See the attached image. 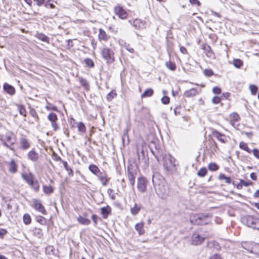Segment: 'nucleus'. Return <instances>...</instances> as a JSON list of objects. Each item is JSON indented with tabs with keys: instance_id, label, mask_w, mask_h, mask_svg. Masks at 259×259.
Instances as JSON below:
<instances>
[{
	"instance_id": "24",
	"label": "nucleus",
	"mask_w": 259,
	"mask_h": 259,
	"mask_svg": "<svg viewBox=\"0 0 259 259\" xmlns=\"http://www.w3.org/2000/svg\"><path fill=\"white\" fill-rule=\"evenodd\" d=\"M35 37L42 41L47 42L48 44L50 43L49 37L44 33L37 32L35 34Z\"/></svg>"
},
{
	"instance_id": "21",
	"label": "nucleus",
	"mask_w": 259,
	"mask_h": 259,
	"mask_svg": "<svg viewBox=\"0 0 259 259\" xmlns=\"http://www.w3.org/2000/svg\"><path fill=\"white\" fill-rule=\"evenodd\" d=\"M18 165L14 159H12L9 163V171L12 174H15L17 171Z\"/></svg>"
},
{
	"instance_id": "59",
	"label": "nucleus",
	"mask_w": 259,
	"mask_h": 259,
	"mask_svg": "<svg viewBox=\"0 0 259 259\" xmlns=\"http://www.w3.org/2000/svg\"><path fill=\"white\" fill-rule=\"evenodd\" d=\"M189 2L192 5H197V6L201 5V3L198 0H189Z\"/></svg>"
},
{
	"instance_id": "6",
	"label": "nucleus",
	"mask_w": 259,
	"mask_h": 259,
	"mask_svg": "<svg viewBox=\"0 0 259 259\" xmlns=\"http://www.w3.org/2000/svg\"><path fill=\"white\" fill-rule=\"evenodd\" d=\"M148 182L147 179L144 177H141L138 179L137 188L140 192L142 193L146 192Z\"/></svg>"
},
{
	"instance_id": "26",
	"label": "nucleus",
	"mask_w": 259,
	"mask_h": 259,
	"mask_svg": "<svg viewBox=\"0 0 259 259\" xmlns=\"http://www.w3.org/2000/svg\"><path fill=\"white\" fill-rule=\"evenodd\" d=\"M89 169L91 172L97 176L101 170H100L99 167L95 164H90L89 166Z\"/></svg>"
},
{
	"instance_id": "8",
	"label": "nucleus",
	"mask_w": 259,
	"mask_h": 259,
	"mask_svg": "<svg viewBox=\"0 0 259 259\" xmlns=\"http://www.w3.org/2000/svg\"><path fill=\"white\" fill-rule=\"evenodd\" d=\"M48 119L51 122L53 130L55 131H57L59 129V126L57 123L58 120L57 114L54 112H51L48 115Z\"/></svg>"
},
{
	"instance_id": "49",
	"label": "nucleus",
	"mask_w": 259,
	"mask_h": 259,
	"mask_svg": "<svg viewBox=\"0 0 259 259\" xmlns=\"http://www.w3.org/2000/svg\"><path fill=\"white\" fill-rule=\"evenodd\" d=\"M203 72L204 75L207 77H210L213 74V71L210 69H205Z\"/></svg>"
},
{
	"instance_id": "63",
	"label": "nucleus",
	"mask_w": 259,
	"mask_h": 259,
	"mask_svg": "<svg viewBox=\"0 0 259 259\" xmlns=\"http://www.w3.org/2000/svg\"><path fill=\"white\" fill-rule=\"evenodd\" d=\"M180 50L181 52L184 54H186L187 53V49L183 46L180 47Z\"/></svg>"
},
{
	"instance_id": "13",
	"label": "nucleus",
	"mask_w": 259,
	"mask_h": 259,
	"mask_svg": "<svg viewBox=\"0 0 259 259\" xmlns=\"http://www.w3.org/2000/svg\"><path fill=\"white\" fill-rule=\"evenodd\" d=\"M205 238L201 237L196 233H194L192 236V244L194 245L201 244L204 240Z\"/></svg>"
},
{
	"instance_id": "23",
	"label": "nucleus",
	"mask_w": 259,
	"mask_h": 259,
	"mask_svg": "<svg viewBox=\"0 0 259 259\" xmlns=\"http://www.w3.org/2000/svg\"><path fill=\"white\" fill-rule=\"evenodd\" d=\"M197 94H198L197 90L195 88H192L190 90L185 92L184 96L187 98H190L195 96Z\"/></svg>"
},
{
	"instance_id": "4",
	"label": "nucleus",
	"mask_w": 259,
	"mask_h": 259,
	"mask_svg": "<svg viewBox=\"0 0 259 259\" xmlns=\"http://www.w3.org/2000/svg\"><path fill=\"white\" fill-rule=\"evenodd\" d=\"M101 54L107 63L110 64L114 61V54L111 49L107 47L103 48L101 50Z\"/></svg>"
},
{
	"instance_id": "38",
	"label": "nucleus",
	"mask_w": 259,
	"mask_h": 259,
	"mask_svg": "<svg viewBox=\"0 0 259 259\" xmlns=\"http://www.w3.org/2000/svg\"><path fill=\"white\" fill-rule=\"evenodd\" d=\"M234 66L237 68H240L243 65V61L239 59H235L233 60Z\"/></svg>"
},
{
	"instance_id": "48",
	"label": "nucleus",
	"mask_w": 259,
	"mask_h": 259,
	"mask_svg": "<svg viewBox=\"0 0 259 259\" xmlns=\"http://www.w3.org/2000/svg\"><path fill=\"white\" fill-rule=\"evenodd\" d=\"M240 118L237 113H232L230 115V120L238 121Z\"/></svg>"
},
{
	"instance_id": "46",
	"label": "nucleus",
	"mask_w": 259,
	"mask_h": 259,
	"mask_svg": "<svg viewBox=\"0 0 259 259\" xmlns=\"http://www.w3.org/2000/svg\"><path fill=\"white\" fill-rule=\"evenodd\" d=\"M62 163H63V166H64V168H65V169L68 171L69 175H72L73 171L71 169V168L68 166L67 162L65 161H62Z\"/></svg>"
},
{
	"instance_id": "22",
	"label": "nucleus",
	"mask_w": 259,
	"mask_h": 259,
	"mask_svg": "<svg viewBox=\"0 0 259 259\" xmlns=\"http://www.w3.org/2000/svg\"><path fill=\"white\" fill-rule=\"evenodd\" d=\"M144 225V223L141 222L137 223L135 226V228L136 230L138 232L139 235H143L145 233V230L143 228Z\"/></svg>"
},
{
	"instance_id": "2",
	"label": "nucleus",
	"mask_w": 259,
	"mask_h": 259,
	"mask_svg": "<svg viewBox=\"0 0 259 259\" xmlns=\"http://www.w3.org/2000/svg\"><path fill=\"white\" fill-rule=\"evenodd\" d=\"M242 222L247 227L259 230V219L252 215H246L241 218Z\"/></svg>"
},
{
	"instance_id": "55",
	"label": "nucleus",
	"mask_w": 259,
	"mask_h": 259,
	"mask_svg": "<svg viewBox=\"0 0 259 259\" xmlns=\"http://www.w3.org/2000/svg\"><path fill=\"white\" fill-rule=\"evenodd\" d=\"M124 48L130 53H133L134 52V49L131 48L130 45L128 44H125Z\"/></svg>"
},
{
	"instance_id": "30",
	"label": "nucleus",
	"mask_w": 259,
	"mask_h": 259,
	"mask_svg": "<svg viewBox=\"0 0 259 259\" xmlns=\"http://www.w3.org/2000/svg\"><path fill=\"white\" fill-rule=\"evenodd\" d=\"M239 147H240V148H241L242 150H245L248 153H251L252 152V150L249 148L247 144L244 142H240Z\"/></svg>"
},
{
	"instance_id": "44",
	"label": "nucleus",
	"mask_w": 259,
	"mask_h": 259,
	"mask_svg": "<svg viewBox=\"0 0 259 259\" xmlns=\"http://www.w3.org/2000/svg\"><path fill=\"white\" fill-rule=\"evenodd\" d=\"M84 61L86 65L89 67L93 68L95 66L94 62L91 59L85 58Z\"/></svg>"
},
{
	"instance_id": "50",
	"label": "nucleus",
	"mask_w": 259,
	"mask_h": 259,
	"mask_svg": "<svg viewBox=\"0 0 259 259\" xmlns=\"http://www.w3.org/2000/svg\"><path fill=\"white\" fill-rule=\"evenodd\" d=\"M161 102L163 104L166 105V104H168L169 103L170 99H169V98L168 97L164 96V97H163L161 98Z\"/></svg>"
},
{
	"instance_id": "60",
	"label": "nucleus",
	"mask_w": 259,
	"mask_h": 259,
	"mask_svg": "<svg viewBox=\"0 0 259 259\" xmlns=\"http://www.w3.org/2000/svg\"><path fill=\"white\" fill-rule=\"evenodd\" d=\"M37 222L39 223L41 225H44L46 223V220L45 218H44L43 217H39L37 219Z\"/></svg>"
},
{
	"instance_id": "5",
	"label": "nucleus",
	"mask_w": 259,
	"mask_h": 259,
	"mask_svg": "<svg viewBox=\"0 0 259 259\" xmlns=\"http://www.w3.org/2000/svg\"><path fill=\"white\" fill-rule=\"evenodd\" d=\"M137 155L139 163L143 164L144 166L147 165L149 162V157L147 150H144L143 147L141 149L138 148Z\"/></svg>"
},
{
	"instance_id": "56",
	"label": "nucleus",
	"mask_w": 259,
	"mask_h": 259,
	"mask_svg": "<svg viewBox=\"0 0 259 259\" xmlns=\"http://www.w3.org/2000/svg\"><path fill=\"white\" fill-rule=\"evenodd\" d=\"M92 219L94 223V226H96L98 223V220L99 219L98 217L96 214H93L92 215Z\"/></svg>"
},
{
	"instance_id": "15",
	"label": "nucleus",
	"mask_w": 259,
	"mask_h": 259,
	"mask_svg": "<svg viewBox=\"0 0 259 259\" xmlns=\"http://www.w3.org/2000/svg\"><path fill=\"white\" fill-rule=\"evenodd\" d=\"M3 88L5 92L12 96L14 95L15 93V89L14 87L7 83L4 84Z\"/></svg>"
},
{
	"instance_id": "28",
	"label": "nucleus",
	"mask_w": 259,
	"mask_h": 259,
	"mask_svg": "<svg viewBox=\"0 0 259 259\" xmlns=\"http://www.w3.org/2000/svg\"><path fill=\"white\" fill-rule=\"evenodd\" d=\"M218 179L219 180H225V183L230 184L232 183L231 178L229 177H227L224 174H220L218 177Z\"/></svg>"
},
{
	"instance_id": "31",
	"label": "nucleus",
	"mask_w": 259,
	"mask_h": 259,
	"mask_svg": "<svg viewBox=\"0 0 259 259\" xmlns=\"http://www.w3.org/2000/svg\"><path fill=\"white\" fill-rule=\"evenodd\" d=\"M153 90L152 89H148L141 95L142 98L151 97L153 94Z\"/></svg>"
},
{
	"instance_id": "62",
	"label": "nucleus",
	"mask_w": 259,
	"mask_h": 259,
	"mask_svg": "<svg viewBox=\"0 0 259 259\" xmlns=\"http://www.w3.org/2000/svg\"><path fill=\"white\" fill-rule=\"evenodd\" d=\"M150 151L151 153L153 154V155L154 156V157L156 158V159L158 161V152L156 151H154L152 149L150 148Z\"/></svg>"
},
{
	"instance_id": "11",
	"label": "nucleus",
	"mask_w": 259,
	"mask_h": 259,
	"mask_svg": "<svg viewBox=\"0 0 259 259\" xmlns=\"http://www.w3.org/2000/svg\"><path fill=\"white\" fill-rule=\"evenodd\" d=\"M103 186H106L108 183L110 178H108L107 175L104 170L101 171L97 176Z\"/></svg>"
},
{
	"instance_id": "19",
	"label": "nucleus",
	"mask_w": 259,
	"mask_h": 259,
	"mask_svg": "<svg viewBox=\"0 0 259 259\" xmlns=\"http://www.w3.org/2000/svg\"><path fill=\"white\" fill-rule=\"evenodd\" d=\"M101 211L103 218L104 219H107L108 215L111 212V208L109 205H107L105 207H102Z\"/></svg>"
},
{
	"instance_id": "32",
	"label": "nucleus",
	"mask_w": 259,
	"mask_h": 259,
	"mask_svg": "<svg viewBox=\"0 0 259 259\" xmlns=\"http://www.w3.org/2000/svg\"><path fill=\"white\" fill-rule=\"evenodd\" d=\"M79 82L80 84L84 87V88L87 90H89L90 85L88 81L83 78H79Z\"/></svg>"
},
{
	"instance_id": "14",
	"label": "nucleus",
	"mask_w": 259,
	"mask_h": 259,
	"mask_svg": "<svg viewBox=\"0 0 259 259\" xmlns=\"http://www.w3.org/2000/svg\"><path fill=\"white\" fill-rule=\"evenodd\" d=\"M21 177L29 185L34 181V176L31 172L29 174H22Z\"/></svg>"
},
{
	"instance_id": "53",
	"label": "nucleus",
	"mask_w": 259,
	"mask_h": 259,
	"mask_svg": "<svg viewBox=\"0 0 259 259\" xmlns=\"http://www.w3.org/2000/svg\"><path fill=\"white\" fill-rule=\"evenodd\" d=\"M252 152L255 157L257 159H259V150L257 148H254L252 150Z\"/></svg>"
},
{
	"instance_id": "27",
	"label": "nucleus",
	"mask_w": 259,
	"mask_h": 259,
	"mask_svg": "<svg viewBox=\"0 0 259 259\" xmlns=\"http://www.w3.org/2000/svg\"><path fill=\"white\" fill-rule=\"evenodd\" d=\"M77 221L79 223L83 225H88L91 223V221L89 219L85 218L81 215H79L78 217Z\"/></svg>"
},
{
	"instance_id": "33",
	"label": "nucleus",
	"mask_w": 259,
	"mask_h": 259,
	"mask_svg": "<svg viewBox=\"0 0 259 259\" xmlns=\"http://www.w3.org/2000/svg\"><path fill=\"white\" fill-rule=\"evenodd\" d=\"M128 178L131 185L134 186L135 182V176L134 172L128 170Z\"/></svg>"
},
{
	"instance_id": "43",
	"label": "nucleus",
	"mask_w": 259,
	"mask_h": 259,
	"mask_svg": "<svg viewBox=\"0 0 259 259\" xmlns=\"http://www.w3.org/2000/svg\"><path fill=\"white\" fill-rule=\"evenodd\" d=\"M29 185L35 191L37 192L38 191L39 186L37 181H33Z\"/></svg>"
},
{
	"instance_id": "42",
	"label": "nucleus",
	"mask_w": 259,
	"mask_h": 259,
	"mask_svg": "<svg viewBox=\"0 0 259 259\" xmlns=\"http://www.w3.org/2000/svg\"><path fill=\"white\" fill-rule=\"evenodd\" d=\"M43 190L46 194H51L53 192V189L51 186H44Z\"/></svg>"
},
{
	"instance_id": "10",
	"label": "nucleus",
	"mask_w": 259,
	"mask_h": 259,
	"mask_svg": "<svg viewBox=\"0 0 259 259\" xmlns=\"http://www.w3.org/2000/svg\"><path fill=\"white\" fill-rule=\"evenodd\" d=\"M114 12L115 14L121 19H125L127 16V14L125 10L119 6L115 7Z\"/></svg>"
},
{
	"instance_id": "37",
	"label": "nucleus",
	"mask_w": 259,
	"mask_h": 259,
	"mask_svg": "<svg viewBox=\"0 0 259 259\" xmlns=\"http://www.w3.org/2000/svg\"><path fill=\"white\" fill-rule=\"evenodd\" d=\"M116 93L114 90H113L108 94L106 96V99L108 101L110 102L111 101L113 98L116 97Z\"/></svg>"
},
{
	"instance_id": "1",
	"label": "nucleus",
	"mask_w": 259,
	"mask_h": 259,
	"mask_svg": "<svg viewBox=\"0 0 259 259\" xmlns=\"http://www.w3.org/2000/svg\"><path fill=\"white\" fill-rule=\"evenodd\" d=\"M152 182L157 196L162 199H165L169 195V188L164 179L158 174L153 175Z\"/></svg>"
},
{
	"instance_id": "51",
	"label": "nucleus",
	"mask_w": 259,
	"mask_h": 259,
	"mask_svg": "<svg viewBox=\"0 0 259 259\" xmlns=\"http://www.w3.org/2000/svg\"><path fill=\"white\" fill-rule=\"evenodd\" d=\"M241 184H242V187H248L252 184V182L248 181H245L243 180H240Z\"/></svg>"
},
{
	"instance_id": "57",
	"label": "nucleus",
	"mask_w": 259,
	"mask_h": 259,
	"mask_svg": "<svg viewBox=\"0 0 259 259\" xmlns=\"http://www.w3.org/2000/svg\"><path fill=\"white\" fill-rule=\"evenodd\" d=\"M212 92L215 94H220L221 93V89L220 88L218 87H215L212 89Z\"/></svg>"
},
{
	"instance_id": "61",
	"label": "nucleus",
	"mask_w": 259,
	"mask_h": 259,
	"mask_svg": "<svg viewBox=\"0 0 259 259\" xmlns=\"http://www.w3.org/2000/svg\"><path fill=\"white\" fill-rule=\"evenodd\" d=\"M34 2H36L37 6L38 7H40L42 6L45 2V0H33Z\"/></svg>"
},
{
	"instance_id": "7",
	"label": "nucleus",
	"mask_w": 259,
	"mask_h": 259,
	"mask_svg": "<svg viewBox=\"0 0 259 259\" xmlns=\"http://www.w3.org/2000/svg\"><path fill=\"white\" fill-rule=\"evenodd\" d=\"M32 206L37 211L41 213L44 215H46L47 213L46 210L44 206L40 203L38 200L35 199L33 201Z\"/></svg>"
},
{
	"instance_id": "16",
	"label": "nucleus",
	"mask_w": 259,
	"mask_h": 259,
	"mask_svg": "<svg viewBox=\"0 0 259 259\" xmlns=\"http://www.w3.org/2000/svg\"><path fill=\"white\" fill-rule=\"evenodd\" d=\"M27 156L28 158L33 162H36L39 158L38 154L33 149L28 152Z\"/></svg>"
},
{
	"instance_id": "12",
	"label": "nucleus",
	"mask_w": 259,
	"mask_h": 259,
	"mask_svg": "<svg viewBox=\"0 0 259 259\" xmlns=\"http://www.w3.org/2000/svg\"><path fill=\"white\" fill-rule=\"evenodd\" d=\"M20 148L24 150H27L30 146V142L24 135H21L20 138Z\"/></svg>"
},
{
	"instance_id": "17",
	"label": "nucleus",
	"mask_w": 259,
	"mask_h": 259,
	"mask_svg": "<svg viewBox=\"0 0 259 259\" xmlns=\"http://www.w3.org/2000/svg\"><path fill=\"white\" fill-rule=\"evenodd\" d=\"M212 135L214 136L218 140L221 142L223 143H225L226 142V139L225 138V136L217 131H214L212 132Z\"/></svg>"
},
{
	"instance_id": "47",
	"label": "nucleus",
	"mask_w": 259,
	"mask_h": 259,
	"mask_svg": "<svg viewBox=\"0 0 259 259\" xmlns=\"http://www.w3.org/2000/svg\"><path fill=\"white\" fill-rule=\"evenodd\" d=\"M249 89L250 90L251 94L253 95H255L257 92L258 88L255 85L251 84L249 86Z\"/></svg>"
},
{
	"instance_id": "58",
	"label": "nucleus",
	"mask_w": 259,
	"mask_h": 259,
	"mask_svg": "<svg viewBox=\"0 0 259 259\" xmlns=\"http://www.w3.org/2000/svg\"><path fill=\"white\" fill-rule=\"evenodd\" d=\"M14 135L12 133H8L6 135V139L7 142H10Z\"/></svg>"
},
{
	"instance_id": "40",
	"label": "nucleus",
	"mask_w": 259,
	"mask_h": 259,
	"mask_svg": "<svg viewBox=\"0 0 259 259\" xmlns=\"http://www.w3.org/2000/svg\"><path fill=\"white\" fill-rule=\"evenodd\" d=\"M23 222L26 225H29L31 222V219L29 214L26 213L23 217Z\"/></svg>"
},
{
	"instance_id": "36",
	"label": "nucleus",
	"mask_w": 259,
	"mask_h": 259,
	"mask_svg": "<svg viewBox=\"0 0 259 259\" xmlns=\"http://www.w3.org/2000/svg\"><path fill=\"white\" fill-rule=\"evenodd\" d=\"M249 251L255 254L259 255V244H254Z\"/></svg>"
},
{
	"instance_id": "35",
	"label": "nucleus",
	"mask_w": 259,
	"mask_h": 259,
	"mask_svg": "<svg viewBox=\"0 0 259 259\" xmlns=\"http://www.w3.org/2000/svg\"><path fill=\"white\" fill-rule=\"evenodd\" d=\"M78 131L79 132L84 133L86 131V127L82 122H79L77 124Z\"/></svg>"
},
{
	"instance_id": "41",
	"label": "nucleus",
	"mask_w": 259,
	"mask_h": 259,
	"mask_svg": "<svg viewBox=\"0 0 259 259\" xmlns=\"http://www.w3.org/2000/svg\"><path fill=\"white\" fill-rule=\"evenodd\" d=\"M17 107H18V111H19L20 114L25 117L26 116V110H25L24 106L22 105H18Z\"/></svg>"
},
{
	"instance_id": "34",
	"label": "nucleus",
	"mask_w": 259,
	"mask_h": 259,
	"mask_svg": "<svg viewBox=\"0 0 259 259\" xmlns=\"http://www.w3.org/2000/svg\"><path fill=\"white\" fill-rule=\"evenodd\" d=\"M165 66H166L167 68H168L169 70L171 71H175L176 69V66L175 63L170 61L166 62Z\"/></svg>"
},
{
	"instance_id": "3",
	"label": "nucleus",
	"mask_w": 259,
	"mask_h": 259,
	"mask_svg": "<svg viewBox=\"0 0 259 259\" xmlns=\"http://www.w3.org/2000/svg\"><path fill=\"white\" fill-rule=\"evenodd\" d=\"M176 159L171 155L164 157L163 166L167 171L172 172L176 170Z\"/></svg>"
},
{
	"instance_id": "29",
	"label": "nucleus",
	"mask_w": 259,
	"mask_h": 259,
	"mask_svg": "<svg viewBox=\"0 0 259 259\" xmlns=\"http://www.w3.org/2000/svg\"><path fill=\"white\" fill-rule=\"evenodd\" d=\"M141 210V207L138 206L137 203L134 204V206L131 208V212L133 215L137 214Z\"/></svg>"
},
{
	"instance_id": "45",
	"label": "nucleus",
	"mask_w": 259,
	"mask_h": 259,
	"mask_svg": "<svg viewBox=\"0 0 259 259\" xmlns=\"http://www.w3.org/2000/svg\"><path fill=\"white\" fill-rule=\"evenodd\" d=\"M208 167L211 171H216L219 168V166L215 163H210Z\"/></svg>"
},
{
	"instance_id": "64",
	"label": "nucleus",
	"mask_w": 259,
	"mask_h": 259,
	"mask_svg": "<svg viewBox=\"0 0 259 259\" xmlns=\"http://www.w3.org/2000/svg\"><path fill=\"white\" fill-rule=\"evenodd\" d=\"M209 259H222L221 256L219 254H215L213 255L210 257Z\"/></svg>"
},
{
	"instance_id": "54",
	"label": "nucleus",
	"mask_w": 259,
	"mask_h": 259,
	"mask_svg": "<svg viewBox=\"0 0 259 259\" xmlns=\"http://www.w3.org/2000/svg\"><path fill=\"white\" fill-rule=\"evenodd\" d=\"M221 98L218 96L214 97L212 99V102L213 104H217L221 102Z\"/></svg>"
},
{
	"instance_id": "20",
	"label": "nucleus",
	"mask_w": 259,
	"mask_h": 259,
	"mask_svg": "<svg viewBox=\"0 0 259 259\" xmlns=\"http://www.w3.org/2000/svg\"><path fill=\"white\" fill-rule=\"evenodd\" d=\"M133 26L138 29H142L145 27V23L139 19H136L133 23Z\"/></svg>"
},
{
	"instance_id": "52",
	"label": "nucleus",
	"mask_w": 259,
	"mask_h": 259,
	"mask_svg": "<svg viewBox=\"0 0 259 259\" xmlns=\"http://www.w3.org/2000/svg\"><path fill=\"white\" fill-rule=\"evenodd\" d=\"M34 234L38 237H40L42 236V231L39 228H35Z\"/></svg>"
},
{
	"instance_id": "39",
	"label": "nucleus",
	"mask_w": 259,
	"mask_h": 259,
	"mask_svg": "<svg viewBox=\"0 0 259 259\" xmlns=\"http://www.w3.org/2000/svg\"><path fill=\"white\" fill-rule=\"evenodd\" d=\"M207 170L206 167L201 168L197 172V175L200 177H204L207 174Z\"/></svg>"
},
{
	"instance_id": "25",
	"label": "nucleus",
	"mask_w": 259,
	"mask_h": 259,
	"mask_svg": "<svg viewBox=\"0 0 259 259\" xmlns=\"http://www.w3.org/2000/svg\"><path fill=\"white\" fill-rule=\"evenodd\" d=\"M99 39L100 40H103L104 41H107L109 38V36L107 35L106 32L102 29H99Z\"/></svg>"
},
{
	"instance_id": "9",
	"label": "nucleus",
	"mask_w": 259,
	"mask_h": 259,
	"mask_svg": "<svg viewBox=\"0 0 259 259\" xmlns=\"http://www.w3.org/2000/svg\"><path fill=\"white\" fill-rule=\"evenodd\" d=\"M208 215H199L197 218L195 220H192L191 221V223L194 225H206L207 224V222L205 220L208 217Z\"/></svg>"
},
{
	"instance_id": "18",
	"label": "nucleus",
	"mask_w": 259,
	"mask_h": 259,
	"mask_svg": "<svg viewBox=\"0 0 259 259\" xmlns=\"http://www.w3.org/2000/svg\"><path fill=\"white\" fill-rule=\"evenodd\" d=\"M202 49L204 50L205 55L209 58H213L214 54L208 45H204L202 47Z\"/></svg>"
}]
</instances>
